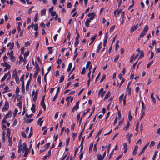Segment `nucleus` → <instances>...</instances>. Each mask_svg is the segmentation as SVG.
<instances>
[{"label": "nucleus", "instance_id": "e2e57ef3", "mask_svg": "<svg viewBox=\"0 0 160 160\" xmlns=\"http://www.w3.org/2000/svg\"><path fill=\"white\" fill-rule=\"evenodd\" d=\"M70 138L69 137L68 138H67V139H66V145L67 146L68 144V143L69 142V141H70Z\"/></svg>", "mask_w": 160, "mask_h": 160}, {"label": "nucleus", "instance_id": "4d7b16f0", "mask_svg": "<svg viewBox=\"0 0 160 160\" xmlns=\"http://www.w3.org/2000/svg\"><path fill=\"white\" fill-rule=\"evenodd\" d=\"M155 144V142L154 141H152L150 145V147H152Z\"/></svg>", "mask_w": 160, "mask_h": 160}, {"label": "nucleus", "instance_id": "f03ea898", "mask_svg": "<svg viewBox=\"0 0 160 160\" xmlns=\"http://www.w3.org/2000/svg\"><path fill=\"white\" fill-rule=\"evenodd\" d=\"M149 144V142H148L146 145L143 147L142 149L141 150V152L138 154V156H140L145 151V150L147 148V147Z\"/></svg>", "mask_w": 160, "mask_h": 160}, {"label": "nucleus", "instance_id": "473e14b6", "mask_svg": "<svg viewBox=\"0 0 160 160\" xmlns=\"http://www.w3.org/2000/svg\"><path fill=\"white\" fill-rule=\"evenodd\" d=\"M97 157L98 158V160H102L103 158H102V156L99 154L97 155Z\"/></svg>", "mask_w": 160, "mask_h": 160}, {"label": "nucleus", "instance_id": "8fccbe9b", "mask_svg": "<svg viewBox=\"0 0 160 160\" xmlns=\"http://www.w3.org/2000/svg\"><path fill=\"white\" fill-rule=\"evenodd\" d=\"M85 67H83L82 68V69L81 71V73L83 75L85 73Z\"/></svg>", "mask_w": 160, "mask_h": 160}, {"label": "nucleus", "instance_id": "f704fd0d", "mask_svg": "<svg viewBox=\"0 0 160 160\" xmlns=\"http://www.w3.org/2000/svg\"><path fill=\"white\" fill-rule=\"evenodd\" d=\"M22 92L23 93H24L25 92L24 82H23L22 83Z\"/></svg>", "mask_w": 160, "mask_h": 160}, {"label": "nucleus", "instance_id": "c03bdc74", "mask_svg": "<svg viewBox=\"0 0 160 160\" xmlns=\"http://www.w3.org/2000/svg\"><path fill=\"white\" fill-rule=\"evenodd\" d=\"M38 82L39 84H41V76L39 75L38 78Z\"/></svg>", "mask_w": 160, "mask_h": 160}, {"label": "nucleus", "instance_id": "bb28decb", "mask_svg": "<svg viewBox=\"0 0 160 160\" xmlns=\"http://www.w3.org/2000/svg\"><path fill=\"white\" fill-rule=\"evenodd\" d=\"M15 92H16V93L17 95V96H19V95L18 94V93L19 92V88L18 87H17Z\"/></svg>", "mask_w": 160, "mask_h": 160}, {"label": "nucleus", "instance_id": "bf43d9fd", "mask_svg": "<svg viewBox=\"0 0 160 160\" xmlns=\"http://www.w3.org/2000/svg\"><path fill=\"white\" fill-rule=\"evenodd\" d=\"M105 78H106V75L105 74H104L101 79L100 82H102L105 79Z\"/></svg>", "mask_w": 160, "mask_h": 160}, {"label": "nucleus", "instance_id": "7c9ffc66", "mask_svg": "<svg viewBox=\"0 0 160 160\" xmlns=\"http://www.w3.org/2000/svg\"><path fill=\"white\" fill-rule=\"evenodd\" d=\"M38 19V13H37L35 16L34 21L35 22H37Z\"/></svg>", "mask_w": 160, "mask_h": 160}, {"label": "nucleus", "instance_id": "393cba45", "mask_svg": "<svg viewBox=\"0 0 160 160\" xmlns=\"http://www.w3.org/2000/svg\"><path fill=\"white\" fill-rule=\"evenodd\" d=\"M10 58V60L11 61L14 62L15 60V58L13 55L9 56Z\"/></svg>", "mask_w": 160, "mask_h": 160}, {"label": "nucleus", "instance_id": "37998d69", "mask_svg": "<svg viewBox=\"0 0 160 160\" xmlns=\"http://www.w3.org/2000/svg\"><path fill=\"white\" fill-rule=\"evenodd\" d=\"M157 153H158V152L157 151H155L154 152V155L153 156V158H152V160H155V158H156V155L157 154Z\"/></svg>", "mask_w": 160, "mask_h": 160}, {"label": "nucleus", "instance_id": "774afa93", "mask_svg": "<svg viewBox=\"0 0 160 160\" xmlns=\"http://www.w3.org/2000/svg\"><path fill=\"white\" fill-rule=\"evenodd\" d=\"M18 112V110L17 109H15L13 113V115L14 116H15Z\"/></svg>", "mask_w": 160, "mask_h": 160}, {"label": "nucleus", "instance_id": "9d476101", "mask_svg": "<svg viewBox=\"0 0 160 160\" xmlns=\"http://www.w3.org/2000/svg\"><path fill=\"white\" fill-rule=\"evenodd\" d=\"M28 149V148L27 146L26 143L24 142L23 143V149L22 151L24 152L25 150Z\"/></svg>", "mask_w": 160, "mask_h": 160}, {"label": "nucleus", "instance_id": "a19ab883", "mask_svg": "<svg viewBox=\"0 0 160 160\" xmlns=\"http://www.w3.org/2000/svg\"><path fill=\"white\" fill-rule=\"evenodd\" d=\"M93 145V143H91L90 144V146L89 148V151L91 150L92 148Z\"/></svg>", "mask_w": 160, "mask_h": 160}, {"label": "nucleus", "instance_id": "f3484780", "mask_svg": "<svg viewBox=\"0 0 160 160\" xmlns=\"http://www.w3.org/2000/svg\"><path fill=\"white\" fill-rule=\"evenodd\" d=\"M36 63V65H35V67L36 68L35 71H39V70L40 69V67L38 64L36 62H35Z\"/></svg>", "mask_w": 160, "mask_h": 160}, {"label": "nucleus", "instance_id": "2eb2a0df", "mask_svg": "<svg viewBox=\"0 0 160 160\" xmlns=\"http://www.w3.org/2000/svg\"><path fill=\"white\" fill-rule=\"evenodd\" d=\"M91 22V21L88 19H87L85 22V24L87 27H88L89 26V23Z\"/></svg>", "mask_w": 160, "mask_h": 160}, {"label": "nucleus", "instance_id": "5701e85b", "mask_svg": "<svg viewBox=\"0 0 160 160\" xmlns=\"http://www.w3.org/2000/svg\"><path fill=\"white\" fill-rule=\"evenodd\" d=\"M142 104V111H143V110H145V106L144 105V103L143 101H142L141 102Z\"/></svg>", "mask_w": 160, "mask_h": 160}, {"label": "nucleus", "instance_id": "338daca9", "mask_svg": "<svg viewBox=\"0 0 160 160\" xmlns=\"http://www.w3.org/2000/svg\"><path fill=\"white\" fill-rule=\"evenodd\" d=\"M62 60L61 59H58L57 63L58 65H60L62 62Z\"/></svg>", "mask_w": 160, "mask_h": 160}, {"label": "nucleus", "instance_id": "6ab92c4d", "mask_svg": "<svg viewBox=\"0 0 160 160\" xmlns=\"http://www.w3.org/2000/svg\"><path fill=\"white\" fill-rule=\"evenodd\" d=\"M8 139V142H9V144L8 145L11 146L12 143V138H9Z\"/></svg>", "mask_w": 160, "mask_h": 160}, {"label": "nucleus", "instance_id": "79ce46f5", "mask_svg": "<svg viewBox=\"0 0 160 160\" xmlns=\"http://www.w3.org/2000/svg\"><path fill=\"white\" fill-rule=\"evenodd\" d=\"M17 105L20 108H21L22 107V102H19L18 103H17Z\"/></svg>", "mask_w": 160, "mask_h": 160}, {"label": "nucleus", "instance_id": "de8ad7c7", "mask_svg": "<svg viewBox=\"0 0 160 160\" xmlns=\"http://www.w3.org/2000/svg\"><path fill=\"white\" fill-rule=\"evenodd\" d=\"M79 42V40H75V42L74 44L75 47H76L78 45Z\"/></svg>", "mask_w": 160, "mask_h": 160}, {"label": "nucleus", "instance_id": "e433bc0d", "mask_svg": "<svg viewBox=\"0 0 160 160\" xmlns=\"http://www.w3.org/2000/svg\"><path fill=\"white\" fill-rule=\"evenodd\" d=\"M90 109H89V108L87 110V111L86 112H83V114L82 116V117L84 116L86 114H87L90 111Z\"/></svg>", "mask_w": 160, "mask_h": 160}, {"label": "nucleus", "instance_id": "c9c22d12", "mask_svg": "<svg viewBox=\"0 0 160 160\" xmlns=\"http://www.w3.org/2000/svg\"><path fill=\"white\" fill-rule=\"evenodd\" d=\"M103 128H102V129H101V130H100L98 132V133H97L96 136V138L98 137H99V135L101 134V132L102 131V130Z\"/></svg>", "mask_w": 160, "mask_h": 160}, {"label": "nucleus", "instance_id": "a878e982", "mask_svg": "<svg viewBox=\"0 0 160 160\" xmlns=\"http://www.w3.org/2000/svg\"><path fill=\"white\" fill-rule=\"evenodd\" d=\"M11 68V66L9 64H8V65L6 66L5 67V68L4 69V71H6L8 69H10Z\"/></svg>", "mask_w": 160, "mask_h": 160}, {"label": "nucleus", "instance_id": "5fc2aeb1", "mask_svg": "<svg viewBox=\"0 0 160 160\" xmlns=\"http://www.w3.org/2000/svg\"><path fill=\"white\" fill-rule=\"evenodd\" d=\"M15 81L17 83H18L19 82V79L17 76H16L15 77Z\"/></svg>", "mask_w": 160, "mask_h": 160}, {"label": "nucleus", "instance_id": "2f4dec72", "mask_svg": "<svg viewBox=\"0 0 160 160\" xmlns=\"http://www.w3.org/2000/svg\"><path fill=\"white\" fill-rule=\"evenodd\" d=\"M10 116H11V112H8L7 114L4 117V119H7L10 115Z\"/></svg>", "mask_w": 160, "mask_h": 160}, {"label": "nucleus", "instance_id": "412c9836", "mask_svg": "<svg viewBox=\"0 0 160 160\" xmlns=\"http://www.w3.org/2000/svg\"><path fill=\"white\" fill-rule=\"evenodd\" d=\"M31 82V81L30 80H28L27 83V84L26 85V90L27 91H28L29 89V84L30 83V82Z\"/></svg>", "mask_w": 160, "mask_h": 160}, {"label": "nucleus", "instance_id": "20e7f679", "mask_svg": "<svg viewBox=\"0 0 160 160\" xmlns=\"http://www.w3.org/2000/svg\"><path fill=\"white\" fill-rule=\"evenodd\" d=\"M9 108V103L8 101H6L5 102L4 106L2 109V111H6Z\"/></svg>", "mask_w": 160, "mask_h": 160}, {"label": "nucleus", "instance_id": "b1692460", "mask_svg": "<svg viewBox=\"0 0 160 160\" xmlns=\"http://www.w3.org/2000/svg\"><path fill=\"white\" fill-rule=\"evenodd\" d=\"M153 92H152L151 93V99H152V101H153V102L154 103H155V98L153 97Z\"/></svg>", "mask_w": 160, "mask_h": 160}, {"label": "nucleus", "instance_id": "09e8293b", "mask_svg": "<svg viewBox=\"0 0 160 160\" xmlns=\"http://www.w3.org/2000/svg\"><path fill=\"white\" fill-rule=\"evenodd\" d=\"M115 27V25H113V26H112L110 28V32H112L113 31V30L114 29Z\"/></svg>", "mask_w": 160, "mask_h": 160}, {"label": "nucleus", "instance_id": "58836bf2", "mask_svg": "<svg viewBox=\"0 0 160 160\" xmlns=\"http://www.w3.org/2000/svg\"><path fill=\"white\" fill-rule=\"evenodd\" d=\"M32 114H30V115H28L27 113H26L25 115V116L27 118H30L32 116Z\"/></svg>", "mask_w": 160, "mask_h": 160}, {"label": "nucleus", "instance_id": "a18cd8bd", "mask_svg": "<svg viewBox=\"0 0 160 160\" xmlns=\"http://www.w3.org/2000/svg\"><path fill=\"white\" fill-rule=\"evenodd\" d=\"M34 30L35 31H37L38 29V25L37 24H35L34 25Z\"/></svg>", "mask_w": 160, "mask_h": 160}, {"label": "nucleus", "instance_id": "cd10ccee", "mask_svg": "<svg viewBox=\"0 0 160 160\" xmlns=\"http://www.w3.org/2000/svg\"><path fill=\"white\" fill-rule=\"evenodd\" d=\"M25 153L23 155L24 157H26L28 155V152L29 151V149L25 150Z\"/></svg>", "mask_w": 160, "mask_h": 160}, {"label": "nucleus", "instance_id": "864d4df0", "mask_svg": "<svg viewBox=\"0 0 160 160\" xmlns=\"http://www.w3.org/2000/svg\"><path fill=\"white\" fill-rule=\"evenodd\" d=\"M21 134L22 136L24 138L27 137V136L24 132H21Z\"/></svg>", "mask_w": 160, "mask_h": 160}, {"label": "nucleus", "instance_id": "13d9d810", "mask_svg": "<svg viewBox=\"0 0 160 160\" xmlns=\"http://www.w3.org/2000/svg\"><path fill=\"white\" fill-rule=\"evenodd\" d=\"M67 6L68 8H70L72 7V5L70 2H69L67 3Z\"/></svg>", "mask_w": 160, "mask_h": 160}, {"label": "nucleus", "instance_id": "49530a36", "mask_svg": "<svg viewBox=\"0 0 160 160\" xmlns=\"http://www.w3.org/2000/svg\"><path fill=\"white\" fill-rule=\"evenodd\" d=\"M14 43L13 42H12L11 44V46L10 47L9 49L10 50H12L13 48Z\"/></svg>", "mask_w": 160, "mask_h": 160}, {"label": "nucleus", "instance_id": "0eeeda50", "mask_svg": "<svg viewBox=\"0 0 160 160\" xmlns=\"http://www.w3.org/2000/svg\"><path fill=\"white\" fill-rule=\"evenodd\" d=\"M95 16V14L93 13H89L88 15V16L89 17L91 16L89 18L90 21L91 20H92L94 18Z\"/></svg>", "mask_w": 160, "mask_h": 160}, {"label": "nucleus", "instance_id": "dca6fc26", "mask_svg": "<svg viewBox=\"0 0 160 160\" xmlns=\"http://www.w3.org/2000/svg\"><path fill=\"white\" fill-rule=\"evenodd\" d=\"M130 125V123L128 121L127 122V125H126V126L124 128V129L125 130H127L128 129Z\"/></svg>", "mask_w": 160, "mask_h": 160}, {"label": "nucleus", "instance_id": "f8f14e48", "mask_svg": "<svg viewBox=\"0 0 160 160\" xmlns=\"http://www.w3.org/2000/svg\"><path fill=\"white\" fill-rule=\"evenodd\" d=\"M110 96V92L108 91L104 98V100L107 99Z\"/></svg>", "mask_w": 160, "mask_h": 160}, {"label": "nucleus", "instance_id": "3c124183", "mask_svg": "<svg viewBox=\"0 0 160 160\" xmlns=\"http://www.w3.org/2000/svg\"><path fill=\"white\" fill-rule=\"evenodd\" d=\"M33 120V119H27L26 121H25V122H26L27 123H29L30 122H32V121Z\"/></svg>", "mask_w": 160, "mask_h": 160}, {"label": "nucleus", "instance_id": "ddd939ff", "mask_svg": "<svg viewBox=\"0 0 160 160\" xmlns=\"http://www.w3.org/2000/svg\"><path fill=\"white\" fill-rule=\"evenodd\" d=\"M97 37V35H95L92 37L91 38V42L89 43V45H90L93 42V41L95 40L96 38Z\"/></svg>", "mask_w": 160, "mask_h": 160}, {"label": "nucleus", "instance_id": "c85d7f7f", "mask_svg": "<svg viewBox=\"0 0 160 160\" xmlns=\"http://www.w3.org/2000/svg\"><path fill=\"white\" fill-rule=\"evenodd\" d=\"M29 51L28 50H27V52H26L24 53V56L25 58L28 56L29 54Z\"/></svg>", "mask_w": 160, "mask_h": 160}, {"label": "nucleus", "instance_id": "6e6552de", "mask_svg": "<svg viewBox=\"0 0 160 160\" xmlns=\"http://www.w3.org/2000/svg\"><path fill=\"white\" fill-rule=\"evenodd\" d=\"M18 152L19 153L21 152L22 149V145L21 140H20V142L18 143Z\"/></svg>", "mask_w": 160, "mask_h": 160}, {"label": "nucleus", "instance_id": "39448f33", "mask_svg": "<svg viewBox=\"0 0 160 160\" xmlns=\"http://www.w3.org/2000/svg\"><path fill=\"white\" fill-rule=\"evenodd\" d=\"M138 24H137L135 25L131 28L130 29V32L132 33L134 31H135L138 28Z\"/></svg>", "mask_w": 160, "mask_h": 160}, {"label": "nucleus", "instance_id": "a211bd4d", "mask_svg": "<svg viewBox=\"0 0 160 160\" xmlns=\"http://www.w3.org/2000/svg\"><path fill=\"white\" fill-rule=\"evenodd\" d=\"M131 82H129L128 85L127 90L128 91V94H130L131 93V88H129V87L130 84Z\"/></svg>", "mask_w": 160, "mask_h": 160}, {"label": "nucleus", "instance_id": "aec40b11", "mask_svg": "<svg viewBox=\"0 0 160 160\" xmlns=\"http://www.w3.org/2000/svg\"><path fill=\"white\" fill-rule=\"evenodd\" d=\"M72 67V63L70 62L69 63L68 66V68L67 70L68 72H69L70 71Z\"/></svg>", "mask_w": 160, "mask_h": 160}, {"label": "nucleus", "instance_id": "603ef678", "mask_svg": "<svg viewBox=\"0 0 160 160\" xmlns=\"http://www.w3.org/2000/svg\"><path fill=\"white\" fill-rule=\"evenodd\" d=\"M80 37V35L79 33L77 32V37L75 38V40H79L78 39Z\"/></svg>", "mask_w": 160, "mask_h": 160}, {"label": "nucleus", "instance_id": "1a4fd4ad", "mask_svg": "<svg viewBox=\"0 0 160 160\" xmlns=\"http://www.w3.org/2000/svg\"><path fill=\"white\" fill-rule=\"evenodd\" d=\"M8 74H10V72H8L4 74L3 77L2 78L1 81L2 82L4 81L6 78Z\"/></svg>", "mask_w": 160, "mask_h": 160}, {"label": "nucleus", "instance_id": "6e6d98bb", "mask_svg": "<svg viewBox=\"0 0 160 160\" xmlns=\"http://www.w3.org/2000/svg\"><path fill=\"white\" fill-rule=\"evenodd\" d=\"M50 142H48V143L46 144V145L45 146V149H48V147H49V146H50Z\"/></svg>", "mask_w": 160, "mask_h": 160}, {"label": "nucleus", "instance_id": "4c0bfd02", "mask_svg": "<svg viewBox=\"0 0 160 160\" xmlns=\"http://www.w3.org/2000/svg\"><path fill=\"white\" fill-rule=\"evenodd\" d=\"M64 79V76L62 75L60 77V79L59 80V82H62L63 81Z\"/></svg>", "mask_w": 160, "mask_h": 160}, {"label": "nucleus", "instance_id": "9b49d317", "mask_svg": "<svg viewBox=\"0 0 160 160\" xmlns=\"http://www.w3.org/2000/svg\"><path fill=\"white\" fill-rule=\"evenodd\" d=\"M140 55L138 58V59H141L144 57V54L143 51L141 50L140 51Z\"/></svg>", "mask_w": 160, "mask_h": 160}, {"label": "nucleus", "instance_id": "72a5a7b5", "mask_svg": "<svg viewBox=\"0 0 160 160\" xmlns=\"http://www.w3.org/2000/svg\"><path fill=\"white\" fill-rule=\"evenodd\" d=\"M46 13V9H44L41 11V15L42 16L45 15Z\"/></svg>", "mask_w": 160, "mask_h": 160}, {"label": "nucleus", "instance_id": "0e129e2a", "mask_svg": "<svg viewBox=\"0 0 160 160\" xmlns=\"http://www.w3.org/2000/svg\"><path fill=\"white\" fill-rule=\"evenodd\" d=\"M11 158L12 159H14L16 158L15 154L13 152H12V155L11 156Z\"/></svg>", "mask_w": 160, "mask_h": 160}, {"label": "nucleus", "instance_id": "4468645a", "mask_svg": "<svg viewBox=\"0 0 160 160\" xmlns=\"http://www.w3.org/2000/svg\"><path fill=\"white\" fill-rule=\"evenodd\" d=\"M102 47V42H101L98 45L97 50H96V53H98Z\"/></svg>", "mask_w": 160, "mask_h": 160}, {"label": "nucleus", "instance_id": "f257e3e1", "mask_svg": "<svg viewBox=\"0 0 160 160\" xmlns=\"http://www.w3.org/2000/svg\"><path fill=\"white\" fill-rule=\"evenodd\" d=\"M148 29V27L147 25L145 26L144 29L140 35V37H143L147 33Z\"/></svg>", "mask_w": 160, "mask_h": 160}, {"label": "nucleus", "instance_id": "c756f323", "mask_svg": "<svg viewBox=\"0 0 160 160\" xmlns=\"http://www.w3.org/2000/svg\"><path fill=\"white\" fill-rule=\"evenodd\" d=\"M38 72L37 71H35L33 75L34 78H35L38 75Z\"/></svg>", "mask_w": 160, "mask_h": 160}, {"label": "nucleus", "instance_id": "423d86ee", "mask_svg": "<svg viewBox=\"0 0 160 160\" xmlns=\"http://www.w3.org/2000/svg\"><path fill=\"white\" fill-rule=\"evenodd\" d=\"M103 89L102 88H101L99 91V92L98 94V95L99 96L100 94L102 98L103 97L104 95V94L105 93V91H103Z\"/></svg>", "mask_w": 160, "mask_h": 160}, {"label": "nucleus", "instance_id": "680f3d73", "mask_svg": "<svg viewBox=\"0 0 160 160\" xmlns=\"http://www.w3.org/2000/svg\"><path fill=\"white\" fill-rule=\"evenodd\" d=\"M4 90L6 91V92H8V91H9V90H8V89H9V88L8 87V86H5V87H4Z\"/></svg>", "mask_w": 160, "mask_h": 160}, {"label": "nucleus", "instance_id": "4be33fe9", "mask_svg": "<svg viewBox=\"0 0 160 160\" xmlns=\"http://www.w3.org/2000/svg\"><path fill=\"white\" fill-rule=\"evenodd\" d=\"M35 104H32V107L31 108V110L32 112H35Z\"/></svg>", "mask_w": 160, "mask_h": 160}, {"label": "nucleus", "instance_id": "052dcab7", "mask_svg": "<svg viewBox=\"0 0 160 160\" xmlns=\"http://www.w3.org/2000/svg\"><path fill=\"white\" fill-rule=\"evenodd\" d=\"M119 58V55H118L117 56L115 57V58H114V61L115 62H116L118 61V59Z\"/></svg>", "mask_w": 160, "mask_h": 160}, {"label": "nucleus", "instance_id": "7ed1b4c3", "mask_svg": "<svg viewBox=\"0 0 160 160\" xmlns=\"http://www.w3.org/2000/svg\"><path fill=\"white\" fill-rule=\"evenodd\" d=\"M79 101H78L76 103V105L73 107V108L72 109V112H74L75 111L77 110V109H78L79 108Z\"/></svg>", "mask_w": 160, "mask_h": 160}, {"label": "nucleus", "instance_id": "ea45409f", "mask_svg": "<svg viewBox=\"0 0 160 160\" xmlns=\"http://www.w3.org/2000/svg\"><path fill=\"white\" fill-rule=\"evenodd\" d=\"M142 114L140 118V120H141L144 116V111H141Z\"/></svg>", "mask_w": 160, "mask_h": 160}, {"label": "nucleus", "instance_id": "69168bd1", "mask_svg": "<svg viewBox=\"0 0 160 160\" xmlns=\"http://www.w3.org/2000/svg\"><path fill=\"white\" fill-rule=\"evenodd\" d=\"M2 129L4 130H6L7 128V127L5 125L2 124Z\"/></svg>", "mask_w": 160, "mask_h": 160}]
</instances>
